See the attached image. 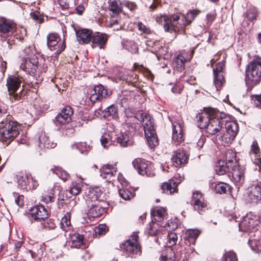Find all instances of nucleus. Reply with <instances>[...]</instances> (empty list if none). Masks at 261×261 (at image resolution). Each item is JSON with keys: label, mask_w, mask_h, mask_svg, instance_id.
Here are the masks:
<instances>
[{"label": "nucleus", "mask_w": 261, "mask_h": 261, "mask_svg": "<svg viewBox=\"0 0 261 261\" xmlns=\"http://www.w3.org/2000/svg\"><path fill=\"white\" fill-rule=\"evenodd\" d=\"M198 14V11L192 10L188 11L186 15L176 14L170 16L162 15L156 17V20L159 24L163 27L166 32H184L185 27L191 23Z\"/></svg>", "instance_id": "nucleus-1"}, {"label": "nucleus", "mask_w": 261, "mask_h": 261, "mask_svg": "<svg viewBox=\"0 0 261 261\" xmlns=\"http://www.w3.org/2000/svg\"><path fill=\"white\" fill-rule=\"evenodd\" d=\"M198 126L200 128H206L207 132L211 135H215L222 128L226 119L214 109H209L204 110L197 116Z\"/></svg>", "instance_id": "nucleus-2"}, {"label": "nucleus", "mask_w": 261, "mask_h": 261, "mask_svg": "<svg viewBox=\"0 0 261 261\" xmlns=\"http://www.w3.org/2000/svg\"><path fill=\"white\" fill-rule=\"evenodd\" d=\"M7 117L0 122V141L9 144L19 134L20 126L14 120H11L7 110L0 107V117Z\"/></svg>", "instance_id": "nucleus-3"}, {"label": "nucleus", "mask_w": 261, "mask_h": 261, "mask_svg": "<svg viewBox=\"0 0 261 261\" xmlns=\"http://www.w3.org/2000/svg\"><path fill=\"white\" fill-rule=\"evenodd\" d=\"M261 80V58H256L250 62L246 68L245 83L249 90Z\"/></svg>", "instance_id": "nucleus-4"}, {"label": "nucleus", "mask_w": 261, "mask_h": 261, "mask_svg": "<svg viewBox=\"0 0 261 261\" xmlns=\"http://www.w3.org/2000/svg\"><path fill=\"white\" fill-rule=\"evenodd\" d=\"M166 213V210L162 207H155L151 210V215L154 220L159 223H157L153 221L150 223L148 233L150 236H158V238L155 239L156 243L162 233L161 230L158 229V226H160V227H163L167 225L166 222H162L165 218Z\"/></svg>", "instance_id": "nucleus-5"}, {"label": "nucleus", "mask_w": 261, "mask_h": 261, "mask_svg": "<svg viewBox=\"0 0 261 261\" xmlns=\"http://www.w3.org/2000/svg\"><path fill=\"white\" fill-rule=\"evenodd\" d=\"M120 248L125 255L134 257L141 253V247L139 243V237L133 234L125 242L120 245Z\"/></svg>", "instance_id": "nucleus-6"}, {"label": "nucleus", "mask_w": 261, "mask_h": 261, "mask_svg": "<svg viewBox=\"0 0 261 261\" xmlns=\"http://www.w3.org/2000/svg\"><path fill=\"white\" fill-rule=\"evenodd\" d=\"M194 248L188 247L185 250H180V254H175V253L170 246L165 248L162 252L160 260L162 261H178L179 259L183 261L187 260L189 258L190 252H193Z\"/></svg>", "instance_id": "nucleus-7"}, {"label": "nucleus", "mask_w": 261, "mask_h": 261, "mask_svg": "<svg viewBox=\"0 0 261 261\" xmlns=\"http://www.w3.org/2000/svg\"><path fill=\"white\" fill-rule=\"evenodd\" d=\"M239 132V125L235 121H227L225 122V131L221 136V140L226 144H230L234 140Z\"/></svg>", "instance_id": "nucleus-8"}, {"label": "nucleus", "mask_w": 261, "mask_h": 261, "mask_svg": "<svg viewBox=\"0 0 261 261\" xmlns=\"http://www.w3.org/2000/svg\"><path fill=\"white\" fill-rule=\"evenodd\" d=\"M23 79L16 75L10 76L7 80V86L9 92V98L12 102L20 99V96L15 93L20 87Z\"/></svg>", "instance_id": "nucleus-9"}, {"label": "nucleus", "mask_w": 261, "mask_h": 261, "mask_svg": "<svg viewBox=\"0 0 261 261\" xmlns=\"http://www.w3.org/2000/svg\"><path fill=\"white\" fill-rule=\"evenodd\" d=\"M234 158V153L232 150H228L226 153V161L220 160L215 166V171L217 174L222 175L226 174L232 166L233 159Z\"/></svg>", "instance_id": "nucleus-10"}, {"label": "nucleus", "mask_w": 261, "mask_h": 261, "mask_svg": "<svg viewBox=\"0 0 261 261\" xmlns=\"http://www.w3.org/2000/svg\"><path fill=\"white\" fill-rule=\"evenodd\" d=\"M134 167L136 169L138 172L141 175H146L151 177L154 175L151 163L144 159L139 158L135 159L132 163Z\"/></svg>", "instance_id": "nucleus-11"}, {"label": "nucleus", "mask_w": 261, "mask_h": 261, "mask_svg": "<svg viewBox=\"0 0 261 261\" xmlns=\"http://www.w3.org/2000/svg\"><path fill=\"white\" fill-rule=\"evenodd\" d=\"M172 124V140L181 142L183 140L184 121L180 116L171 119Z\"/></svg>", "instance_id": "nucleus-12"}, {"label": "nucleus", "mask_w": 261, "mask_h": 261, "mask_svg": "<svg viewBox=\"0 0 261 261\" xmlns=\"http://www.w3.org/2000/svg\"><path fill=\"white\" fill-rule=\"evenodd\" d=\"M72 114V108L69 106H66L55 117L54 120V123L59 127L65 125L70 122Z\"/></svg>", "instance_id": "nucleus-13"}, {"label": "nucleus", "mask_w": 261, "mask_h": 261, "mask_svg": "<svg viewBox=\"0 0 261 261\" xmlns=\"http://www.w3.org/2000/svg\"><path fill=\"white\" fill-rule=\"evenodd\" d=\"M48 211L43 205H37L33 207L29 214V218L32 222H40L47 218Z\"/></svg>", "instance_id": "nucleus-14"}, {"label": "nucleus", "mask_w": 261, "mask_h": 261, "mask_svg": "<svg viewBox=\"0 0 261 261\" xmlns=\"http://www.w3.org/2000/svg\"><path fill=\"white\" fill-rule=\"evenodd\" d=\"M225 67V61H222L217 64L216 67L213 69L214 84L217 91H219L223 84L225 80L223 75V70Z\"/></svg>", "instance_id": "nucleus-15"}, {"label": "nucleus", "mask_w": 261, "mask_h": 261, "mask_svg": "<svg viewBox=\"0 0 261 261\" xmlns=\"http://www.w3.org/2000/svg\"><path fill=\"white\" fill-rule=\"evenodd\" d=\"M184 179L179 174H176L174 177V179H170L168 181L165 182L161 186L163 192L168 194H171L177 192V185Z\"/></svg>", "instance_id": "nucleus-16"}, {"label": "nucleus", "mask_w": 261, "mask_h": 261, "mask_svg": "<svg viewBox=\"0 0 261 261\" xmlns=\"http://www.w3.org/2000/svg\"><path fill=\"white\" fill-rule=\"evenodd\" d=\"M17 183L20 188L27 191L31 190L36 188V182H33L30 185L29 180L32 179V176L30 174H22L17 176Z\"/></svg>", "instance_id": "nucleus-17"}, {"label": "nucleus", "mask_w": 261, "mask_h": 261, "mask_svg": "<svg viewBox=\"0 0 261 261\" xmlns=\"http://www.w3.org/2000/svg\"><path fill=\"white\" fill-rule=\"evenodd\" d=\"M101 193V189L98 187L89 189L85 198L86 204L91 206L93 203L102 202L98 200Z\"/></svg>", "instance_id": "nucleus-18"}, {"label": "nucleus", "mask_w": 261, "mask_h": 261, "mask_svg": "<svg viewBox=\"0 0 261 261\" xmlns=\"http://www.w3.org/2000/svg\"><path fill=\"white\" fill-rule=\"evenodd\" d=\"M38 60L35 55H32L30 58L23 60L20 67L23 69L28 70L32 73H35L38 67Z\"/></svg>", "instance_id": "nucleus-19"}, {"label": "nucleus", "mask_w": 261, "mask_h": 261, "mask_svg": "<svg viewBox=\"0 0 261 261\" xmlns=\"http://www.w3.org/2000/svg\"><path fill=\"white\" fill-rule=\"evenodd\" d=\"M248 200L252 202H257L261 200V187L257 183L251 186L248 189Z\"/></svg>", "instance_id": "nucleus-20"}, {"label": "nucleus", "mask_w": 261, "mask_h": 261, "mask_svg": "<svg viewBox=\"0 0 261 261\" xmlns=\"http://www.w3.org/2000/svg\"><path fill=\"white\" fill-rule=\"evenodd\" d=\"M108 39V36L105 33L95 32L92 34L91 42L92 47H98L100 49H103Z\"/></svg>", "instance_id": "nucleus-21"}, {"label": "nucleus", "mask_w": 261, "mask_h": 261, "mask_svg": "<svg viewBox=\"0 0 261 261\" xmlns=\"http://www.w3.org/2000/svg\"><path fill=\"white\" fill-rule=\"evenodd\" d=\"M245 168L240 165L233 166L231 175L233 181L238 185H242L245 180Z\"/></svg>", "instance_id": "nucleus-22"}, {"label": "nucleus", "mask_w": 261, "mask_h": 261, "mask_svg": "<svg viewBox=\"0 0 261 261\" xmlns=\"http://www.w3.org/2000/svg\"><path fill=\"white\" fill-rule=\"evenodd\" d=\"M107 95V90L105 89L101 85H98L94 87L91 91L90 100L92 103L97 101L101 100Z\"/></svg>", "instance_id": "nucleus-23"}, {"label": "nucleus", "mask_w": 261, "mask_h": 261, "mask_svg": "<svg viewBox=\"0 0 261 261\" xmlns=\"http://www.w3.org/2000/svg\"><path fill=\"white\" fill-rule=\"evenodd\" d=\"M102 202L98 204L93 203L92 206L86 205L87 214L88 216L91 218H96L100 217L105 212V208L102 205Z\"/></svg>", "instance_id": "nucleus-24"}, {"label": "nucleus", "mask_w": 261, "mask_h": 261, "mask_svg": "<svg viewBox=\"0 0 261 261\" xmlns=\"http://www.w3.org/2000/svg\"><path fill=\"white\" fill-rule=\"evenodd\" d=\"M68 243L71 248H80L82 247H84V236L77 233L70 234Z\"/></svg>", "instance_id": "nucleus-25"}, {"label": "nucleus", "mask_w": 261, "mask_h": 261, "mask_svg": "<svg viewBox=\"0 0 261 261\" xmlns=\"http://www.w3.org/2000/svg\"><path fill=\"white\" fill-rule=\"evenodd\" d=\"M257 225V221L252 218L251 216L247 215L239 223V228L241 231H248L251 230Z\"/></svg>", "instance_id": "nucleus-26"}, {"label": "nucleus", "mask_w": 261, "mask_h": 261, "mask_svg": "<svg viewBox=\"0 0 261 261\" xmlns=\"http://www.w3.org/2000/svg\"><path fill=\"white\" fill-rule=\"evenodd\" d=\"M171 160L173 165L177 167L182 164L187 163L188 157L185 150L183 149H179L174 152Z\"/></svg>", "instance_id": "nucleus-27"}, {"label": "nucleus", "mask_w": 261, "mask_h": 261, "mask_svg": "<svg viewBox=\"0 0 261 261\" xmlns=\"http://www.w3.org/2000/svg\"><path fill=\"white\" fill-rule=\"evenodd\" d=\"M191 204L193 205L195 210L198 212L206 206L204 199L201 193L199 191L193 192Z\"/></svg>", "instance_id": "nucleus-28"}, {"label": "nucleus", "mask_w": 261, "mask_h": 261, "mask_svg": "<svg viewBox=\"0 0 261 261\" xmlns=\"http://www.w3.org/2000/svg\"><path fill=\"white\" fill-rule=\"evenodd\" d=\"M92 32L88 29H83L76 32V37L80 44L88 43L91 40Z\"/></svg>", "instance_id": "nucleus-29"}, {"label": "nucleus", "mask_w": 261, "mask_h": 261, "mask_svg": "<svg viewBox=\"0 0 261 261\" xmlns=\"http://www.w3.org/2000/svg\"><path fill=\"white\" fill-rule=\"evenodd\" d=\"M100 176L106 178L107 180H110L111 177L116 173V168L115 166L107 164L104 165L100 169Z\"/></svg>", "instance_id": "nucleus-30"}, {"label": "nucleus", "mask_w": 261, "mask_h": 261, "mask_svg": "<svg viewBox=\"0 0 261 261\" xmlns=\"http://www.w3.org/2000/svg\"><path fill=\"white\" fill-rule=\"evenodd\" d=\"M200 232L197 229H189L186 231L185 237V243L187 245L195 244Z\"/></svg>", "instance_id": "nucleus-31"}, {"label": "nucleus", "mask_w": 261, "mask_h": 261, "mask_svg": "<svg viewBox=\"0 0 261 261\" xmlns=\"http://www.w3.org/2000/svg\"><path fill=\"white\" fill-rule=\"evenodd\" d=\"M39 146L41 148H54L57 146V143L54 142L45 134H41L39 136Z\"/></svg>", "instance_id": "nucleus-32"}, {"label": "nucleus", "mask_w": 261, "mask_h": 261, "mask_svg": "<svg viewBox=\"0 0 261 261\" xmlns=\"http://www.w3.org/2000/svg\"><path fill=\"white\" fill-rule=\"evenodd\" d=\"M121 3L118 0L110 1L109 2L108 9L112 12L110 13L112 17H115L121 12Z\"/></svg>", "instance_id": "nucleus-33"}, {"label": "nucleus", "mask_w": 261, "mask_h": 261, "mask_svg": "<svg viewBox=\"0 0 261 261\" xmlns=\"http://www.w3.org/2000/svg\"><path fill=\"white\" fill-rule=\"evenodd\" d=\"M103 117L108 120L117 119L118 117L117 108L113 105L108 107L103 111Z\"/></svg>", "instance_id": "nucleus-34"}, {"label": "nucleus", "mask_w": 261, "mask_h": 261, "mask_svg": "<svg viewBox=\"0 0 261 261\" xmlns=\"http://www.w3.org/2000/svg\"><path fill=\"white\" fill-rule=\"evenodd\" d=\"M14 29V25L4 18L0 19V33L6 34L12 33Z\"/></svg>", "instance_id": "nucleus-35"}, {"label": "nucleus", "mask_w": 261, "mask_h": 261, "mask_svg": "<svg viewBox=\"0 0 261 261\" xmlns=\"http://www.w3.org/2000/svg\"><path fill=\"white\" fill-rule=\"evenodd\" d=\"M122 125L125 130L129 132H134L138 127L139 124L136 122L135 118L130 117L125 120Z\"/></svg>", "instance_id": "nucleus-36"}, {"label": "nucleus", "mask_w": 261, "mask_h": 261, "mask_svg": "<svg viewBox=\"0 0 261 261\" xmlns=\"http://www.w3.org/2000/svg\"><path fill=\"white\" fill-rule=\"evenodd\" d=\"M61 39L59 35L57 33H50L47 37V44L50 50L51 48L56 46Z\"/></svg>", "instance_id": "nucleus-37"}, {"label": "nucleus", "mask_w": 261, "mask_h": 261, "mask_svg": "<svg viewBox=\"0 0 261 261\" xmlns=\"http://www.w3.org/2000/svg\"><path fill=\"white\" fill-rule=\"evenodd\" d=\"M116 139L117 142L122 147H127L133 144V141L126 134L121 133Z\"/></svg>", "instance_id": "nucleus-38"}, {"label": "nucleus", "mask_w": 261, "mask_h": 261, "mask_svg": "<svg viewBox=\"0 0 261 261\" xmlns=\"http://www.w3.org/2000/svg\"><path fill=\"white\" fill-rule=\"evenodd\" d=\"M70 218V213L67 212L61 219L60 222V227L63 230L67 231L71 229Z\"/></svg>", "instance_id": "nucleus-39"}, {"label": "nucleus", "mask_w": 261, "mask_h": 261, "mask_svg": "<svg viewBox=\"0 0 261 261\" xmlns=\"http://www.w3.org/2000/svg\"><path fill=\"white\" fill-rule=\"evenodd\" d=\"M50 170L64 181L67 180L69 177V174L61 167H55L51 168Z\"/></svg>", "instance_id": "nucleus-40"}, {"label": "nucleus", "mask_w": 261, "mask_h": 261, "mask_svg": "<svg viewBox=\"0 0 261 261\" xmlns=\"http://www.w3.org/2000/svg\"><path fill=\"white\" fill-rule=\"evenodd\" d=\"M214 189L217 193L222 194L229 191L230 187L227 184L221 182L216 184Z\"/></svg>", "instance_id": "nucleus-41"}, {"label": "nucleus", "mask_w": 261, "mask_h": 261, "mask_svg": "<svg viewBox=\"0 0 261 261\" xmlns=\"http://www.w3.org/2000/svg\"><path fill=\"white\" fill-rule=\"evenodd\" d=\"M144 130L145 136L148 137L149 135V136H151V135L155 133L154 126L150 118L145 122L144 125Z\"/></svg>", "instance_id": "nucleus-42"}, {"label": "nucleus", "mask_w": 261, "mask_h": 261, "mask_svg": "<svg viewBox=\"0 0 261 261\" xmlns=\"http://www.w3.org/2000/svg\"><path fill=\"white\" fill-rule=\"evenodd\" d=\"M107 226L106 224H99L93 230L92 234L94 237H99L106 234Z\"/></svg>", "instance_id": "nucleus-43"}, {"label": "nucleus", "mask_w": 261, "mask_h": 261, "mask_svg": "<svg viewBox=\"0 0 261 261\" xmlns=\"http://www.w3.org/2000/svg\"><path fill=\"white\" fill-rule=\"evenodd\" d=\"M120 196L125 200H128L134 197L135 194L129 190L122 188L119 190Z\"/></svg>", "instance_id": "nucleus-44"}, {"label": "nucleus", "mask_w": 261, "mask_h": 261, "mask_svg": "<svg viewBox=\"0 0 261 261\" xmlns=\"http://www.w3.org/2000/svg\"><path fill=\"white\" fill-rule=\"evenodd\" d=\"M100 141L101 146L104 148H108L112 144V141L109 135L105 134L101 136Z\"/></svg>", "instance_id": "nucleus-45"}, {"label": "nucleus", "mask_w": 261, "mask_h": 261, "mask_svg": "<svg viewBox=\"0 0 261 261\" xmlns=\"http://www.w3.org/2000/svg\"><path fill=\"white\" fill-rule=\"evenodd\" d=\"M145 137L146 138L148 144L151 148H154L158 144V139L156 133L151 135V136H149V135L148 137L145 136Z\"/></svg>", "instance_id": "nucleus-46"}, {"label": "nucleus", "mask_w": 261, "mask_h": 261, "mask_svg": "<svg viewBox=\"0 0 261 261\" xmlns=\"http://www.w3.org/2000/svg\"><path fill=\"white\" fill-rule=\"evenodd\" d=\"M81 191V184L77 182H72L69 190L70 193L73 195H77Z\"/></svg>", "instance_id": "nucleus-47"}, {"label": "nucleus", "mask_w": 261, "mask_h": 261, "mask_svg": "<svg viewBox=\"0 0 261 261\" xmlns=\"http://www.w3.org/2000/svg\"><path fill=\"white\" fill-rule=\"evenodd\" d=\"M134 117L135 118L136 121V120H138L141 122H145L147 121V120L150 119L149 117L147 115V114L142 111H139L137 112Z\"/></svg>", "instance_id": "nucleus-48"}, {"label": "nucleus", "mask_w": 261, "mask_h": 261, "mask_svg": "<svg viewBox=\"0 0 261 261\" xmlns=\"http://www.w3.org/2000/svg\"><path fill=\"white\" fill-rule=\"evenodd\" d=\"M222 261H238L236 253L232 251L226 252Z\"/></svg>", "instance_id": "nucleus-49"}, {"label": "nucleus", "mask_w": 261, "mask_h": 261, "mask_svg": "<svg viewBox=\"0 0 261 261\" xmlns=\"http://www.w3.org/2000/svg\"><path fill=\"white\" fill-rule=\"evenodd\" d=\"M185 58L182 56L178 57L175 61L176 68L179 71H182L185 68Z\"/></svg>", "instance_id": "nucleus-50"}, {"label": "nucleus", "mask_w": 261, "mask_h": 261, "mask_svg": "<svg viewBox=\"0 0 261 261\" xmlns=\"http://www.w3.org/2000/svg\"><path fill=\"white\" fill-rule=\"evenodd\" d=\"M122 5L132 11L135 10L137 8L136 4L131 1L125 0L122 2Z\"/></svg>", "instance_id": "nucleus-51"}, {"label": "nucleus", "mask_w": 261, "mask_h": 261, "mask_svg": "<svg viewBox=\"0 0 261 261\" xmlns=\"http://www.w3.org/2000/svg\"><path fill=\"white\" fill-rule=\"evenodd\" d=\"M138 30L142 33L146 34L151 33V31L149 28L146 27L141 22H138L137 24Z\"/></svg>", "instance_id": "nucleus-52"}, {"label": "nucleus", "mask_w": 261, "mask_h": 261, "mask_svg": "<svg viewBox=\"0 0 261 261\" xmlns=\"http://www.w3.org/2000/svg\"><path fill=\"white\" fill-rule=\"evenodd\" d=\"M74 147L77 149L82 153L87 152L89 148V147L87 146V145L85 143L82 142L75 144L73 147Z\"/></svg>", "instance_id": "nucleus-53"}, {"label": "nucleus", "mask_w": 261, "mask_h": 261, "mask_svg": "<svg viewBox=\"0 0 261 261\" xmlns=\"http://www.w3.org/2000/svg\"><path fill=\"white\" fill-rule=\"evenodd\" d=\"M177 236L175 233L171 232L168 235V241L170 245L173 246L176 243Z\"/></svg>", "instance_id": "nucleus-54"}, {"label": "nucleus", "mask_w": 261, "mask_h": 261, "mask_svg": "<svg viewBox=\"0 0 261 261\" xmlns=\"http://www.w3.org/2000/svg\"><path fill=\"white\" fill-rule=\"evenodd\" d=\"M125 48L132 53H135L137 49L136 44L132 41L127 42L125 44Z\"/></svg>", "instance_id": "nucleus-55"}, {"label": "nucleus", "mask_w": 261, "mask_h": 261, "mask_svg": "<svg viewBox=\"0 0 261 261\" xmlns=\"http://www.w3.org/2000/svg\"><path fill=\"white\" fill-rule=\"evenodd\" d=\"M31 17L33 19L41 23L43 21V18L41 17L40 14L38 12H34L31 13Z\"/></svg>", "instance_id": "nucleus-56"}, {"label": "nucleus", "mask_w": 261, "mask_h": 261, "mask_svg": "<svg viewBox=\"0 0 261 261\" xmlns=\"http://www.w3.org/2000/svg\"><path fill=\"white\" fill-rule=\"evenodd\" d=\"M44 227L46 228H48V229H54L56 227V224L54 220L51 219L48 220V221L44 224Z\"/></svg>", "instance_id": "nucleus-57"}, {"label": "nucleus", "mask_w": 261, "mask_h": 261, "mask_svg": "<svg viewBox=\"0 0 261 261\" xmlns=\"http://www.w3.org/2000/svg\"><path fill=\"white\" fill-rule=\"evenodd\" d=\"M252 99L254 101V105L258 107L261 104V95H255L252 97Z\"/></svg>", "instance_id": "nucleus-58"}, {"label": "nucleus", "mask_w": 261, "mask_h": 261, "mask_svg": "<svg viewBox=\"0 0 261 261\" xmlns=\"http://www.w3.org/2000/svg\"><path fill=\"white\" fill-rule=\"evenodd\" d=\"M251 150L255 154H257L259 152V148L256 142H253L251 146Z\"/></svg>", "instance_id": "nucleus-59"}, {"label": "nucleus", "mask_w": 261, "mask_h": 261, "mask_svg": "<svg viewBox=\"0 0 261 261\" xmlns=\"http://www.w3.org/2000/svg\"><path fill=\"white\" fill-rule=\"evenodd\" d=\"M15 202L16 204L19 206H21L23 205V196H18L16 199L15 200Z\"/></svg>", "instance_id": "nucleus-60"}, {"label": "nucleus", "mask_w": 261, "mask_h": 261, "mask_svg": "<svg viewBox=\"0 0 261 261\" xmlns=\"http://www.w3.org/2000/svg\"><path fill=\"white\" fill-rule=\"evenodd\" d=\"M23 244V241H15L14 242V249L16 251H18L19 249L21 247Z\"/></svg>", "instance_id": "nucleus-61"}, {"label": "nucleus", "mask_w": 261, "mask_h": 261, "mask_svg": "<svg viewBox=\"0 0 261 261\" xmlns=\"http://www.w3.org/2000/svg\"><path fill=\"white\" fill-rule=\"evenodd\" d=\"M65 48V45L64 44V42H62V45H60L58 46L57 49L55 52V54L57 55H59Z\"/></svg>", "instance_id": "nucleus-62"}, {"label": "nucleus", "mask_w": 261, "mask_h": 261, "mask_svg": "<svg viewBox=\"0 0 261 261\" xmlns=\"http://www.w3.org/2000/svg\"><path fill=\"white\" fill-rule=\"evenodd\" d=\"M118 179L122 186L126 185V180L124 178L122 174H119L118 175Z\"/></svg>", "instance_id": "nucleus-63"}, {"label": "nucleus", "mask_w": 261, "mask_h": 261, "mask_svg": "<svg viewBox=\"0 0 261 261\" xmlns=\"http://www.w3.org/2000/svg\"><path fill=\"white\" fill-rule=\"evenodd\" d=\"M53 199H54L53 196H51V195H49V196L45 195L42 197L43 200L46 203H48L49 202L52 201Z\"/></svg>", "instance_id": "nucleus-64"}]
</instances>
